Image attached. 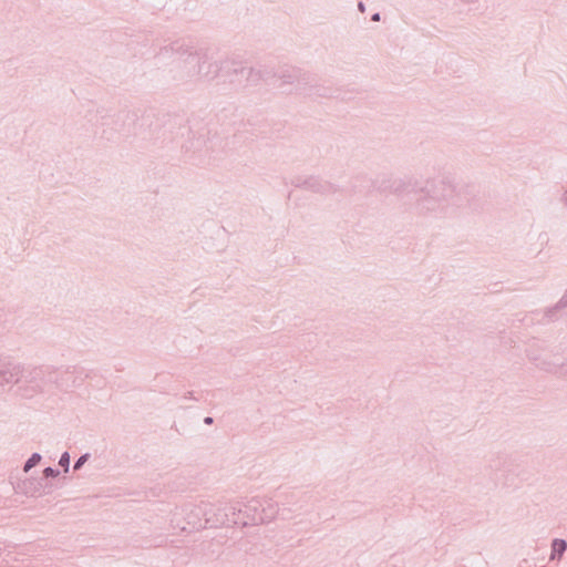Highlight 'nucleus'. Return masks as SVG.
<instances>
[{"label": "nucleus", "instance_id": "obj_9", "mask_svg": "<svg viewBox=\"0 0 567 567\" xmlns=\"http://www.w3.org/2000/svg\"><path fill=\"white\" fill-rule=\"evenodd\" d=\"M478 189L475 185H456L453 198V205L457 207L468 206L472 209L477 208L476 197Z\"/></svg>", "mask_w": 567, "mask_h": 567}, {"label": "nucleus", "instance_id": "obj_24", "mask_svg": "<svg viewBox=\"0 0 567 567\" xmlns=\"http://www.w3.org/2000/svg\"><path fill=\"white\" fill-rule=\"evenodd\" d=\"M555 355L556 354H559V353H567V344L565 346L564 342H560L558 347H556L553 351H551Z\"/></svg>", "mask_w": 567, "mask_h": 567}, {"label": "nucleus", "instance_id": "obj_14", "mask_svg": "<svg viewBox=\"0 0 567 567\" xmlns=\"http://www.w3.org/2000/svg\"><path fill=\"white\" fill-rule=\"evenodd\" d=\"M306 189L318 194H333L339 190L336 185L315 176H309L308 182H306Z\"/></svg>", "mask_w": 567, "mask_h": 567}, {"label": "nucleus", "instance_id": "obj_17", "mask_svg": "<svg viewBox=\"0 0 567 567\" xmlns=\"http://www.w3.org/2000/svg\"><path fill=\"white\" fill-rule=\"evenodd\" d=\"M549 560H560L567 550V542L563 538H555L550 544Z\"/></svg>", "mask_w": 567, "mask_h": 567}, {"label": "nucleus", "instance_id": "obj_26", "mask_svg": "<svg viewBox=\"0 0 567 567\" xmlns=\"http://www.w3.org/2000/svg\"><path fill=\"white\" fill-rule=\"evenodd\" d=\"M58 461H71L70 452L69 451L62 452L61 455L59 456Z\"/></svg>", "mask_w": 567, "mask_h": 567}, {"label": "nucleus", "instance_id": "obj_25", "mask_svg": "<svg viewBox=\"0 0 567 567\" xmlns=\"http://www.w3.org/2000/svg\"><path fill=\"white\" fill-rule=\"evenodd\" d=\"M43 455L39 452H33L25 461H42Z\"/></svg>", "mask_w": 567, "mask_h": 567}, {"label": "nucleus", "instance_id": "obj_33", "mask_svg": "<svg viewBox=\"0 0 567 567\" xmlns=\"http://www.w3.org/2000/svg\"><path fill=\"white\" fill-rule=\"evenodd\" d=\"M204 423L207 424V425H212L214 423V417L205 416L204 417Z\"/></svg>", "mask_w": 567, "mask_h": 567}, {"label": "nucleus", "instance_id": "obj_23", "mask_svg": "<svg viewBox=\"0 0 567 567\" xmlns=\"http://www.w3.org/2000/svg\"><path fill=\"white\" fill-rule=\"evenodd\" d=\"M306 182H308V177H301L297 176L291 181V184L297 188H305L307 187Z\"/></svg>", "mask_w": 567, "mask_h": 567}, {"label": "nucleus", "instance_id": "obj_32", "mask_svg": "<svg viewBox=\"0 0 567 567\" xmlns=\"http://www.w3.org/2000/svg\"><path fill=\"white\" fill-rule=\"evenodd\" d=\"M59 465L63 467V472L64 473H69V467H70V463L69 462L59 463Z\"/></svg>", "mask_w": 567, "mask_h": 567}, {"label": "nucleus", "instance_id": "obj_16", "mask_svg": "<svg viewBox=\"0 0 567 567\" xmlns=\"http://www.w3.org/2000/svg\"><path fill=\"white\" fill-rule=\"evenodd\" d=\"M279 507L271 498H261L260 514L262 524L271 522L278 514Z\"/></svg>", "mask_w": 567, "mask_h": 567}, {"label": "nucleus", "instance_id": "obj_21", "mask_svg": "<svg viewBox=\"0 0 567 567\" xmlns=\"http://www.w3.org/2000/svg\"><path fill=\"white\" fill-rule=\"evenodd\" d=\"M59 475H60V470H58V468L55 470L53 467L48 466V467L42 470L41 477H45V483L49 484V481L51 478H55Z\"/></svg>", "mask_w": 567, "mask_h": 567}, {"label": "nucleus", "instance_id": "obj_35", "mask_svg": "<svg viewBox=\"0 0 567 567\" xmlns=\"http://www.w3.org/2000/svg\"><path fill=\"white\" fill-rule=\"evenodd\" d=\"M561 202L567 206V190L563 194Z\"/></svg>", "mask_w": 567, "mask_h": 567}, {"label": "nucleus", "instance_id": "obj_37", "mask_svg": "<svg viewBox=\"0 0 567 567\" xmlns=\"http://www.w3.org/2000/svg\"><path fill=\"white\" fill-rule=\"evenodd\" d=\"M171 523H172V527L173 528H177L178 527L177 525L176 526L174 525V519H171Z\"/></svg>", "mask_w": 567, "mask_h": 567}, {"label": "nucleus", "instance_id": "obj_1", "mask_svg": "<svg viewBox=\"0 0 567 567\" xmlns=\"http://www.w3.org/2000/svg\"><path fill=\"white\" fill-rule=\"evenodd\" d=\"M113 128L122 136L142 135L143 140L159 138V131H163L164 140L174 141L176 137H184L187 141L182 144V150L194 164H204V157L214 152L218 137H208L210 130L203 126L195 131V125H186L188 120L178 114H156L153 110L145 111L138 115L137 111L122 110L112 120Z\"/></svg>", "mask_w": 567, "mask_h": 567}, {"label": "nucleus", "instance_id": "obj_7", "mask_svg": "<svg viewBox=\"0 0 567 567\" xmlns=\"http://www.w3.org/2000/svg\"><path fill=\"white\" fill-rule=\"evenodd\" d=\"M224 503H220L217 507L207 502H200L194 505L186 513V523L192 529H202L207 525L212 527L221 526L223 524H214L213 520L218 517H224L223 511Z\"/></svg>", "mask_w": 567, "mask_h": 567}, {"label": "nucleus", "instance_id": "obj_27", "mask_svg": "<svg viewBox=\"0 0 567 567\" xmlns=\"http://www.w3.org/2000/svg\"><path fill=\"white\" fill-rule=\"evenodd\" d=\"M38 464L39 463H24V467H23L24 473L28 474L30 472V470L33 468Z\"/></svg>", "mask_w": 567, "mask_h": 567}, {"label": "nucleus", "instance_id": "obj_13", "mask_svg": "<svg viewBox=\"0 0 567 567\" xmlns=\"http://www.w3.org/2000/svg\"><path fill=\"white\" fill-rule=\"evenodd\" d=\"M374 185L373 178L367 175H358L351 182L349 194L353 196H365L374 190Z\"/></svg>", "mask_w": 567, "mask_h": 567}, {"label": "nucleus", "instance_id": "obj_20", "mask_svg": "<svg viewBox=\"0 0 567 567\" xmlns=\"http://www.w3.org/2000/svg\"><path fill=\"white\" fill-rule=\"evenodd\" d=\"M260 81H262V75L260 74L259 65L257 68L249 66L247 72V85H257Z\"/></svg>", "mask_w": 567, "mask_h": 567}, {"label": "nucleus", "instance_id": "obj_34", "mask_svg": "<svg viewBox=\"0 0 567 567\" xmlns=\"http://www.w3.org/2000/svg\"><path fill=\"white\" fill-rule=\"evenodd\" d=\"M83 465L84 463H74L73 471L80 470Z\"/></svg>", "mask_w": 567, "mask_h": 567}, {"label": "nucleus", "instance_id": "obj_12", "mask_svg": "<svg viewBox=\"0 0 567 567\" xmlns=\"http://www.w3.org/2000/svg\"><path fill=\"white\" fill-rule=\"evenodd\" d=\"M50 484L45 483V477H27L18 484V491L28 496H35L43 492Z\"/></svg>", "mask_w": 567, "mask_h": 567}, {"label": "nucleus", "instance_id": "obj_5", "mask_svg": "<svg viewBox=\"0 0 567 567\" xmlns=\"http://www.w3.org/2000/svg\"><path fill=\"white\" fill-rule=\"evenodd\" d=\"M260 507L261 498L257 497L249 499L245 504L239 502L224 503V517H218L213 523L241 526L262 524Z\"/></svg>", "mask_w": 567, "mask_h": 567}, {"label": "nucleus", "instance_id": "obj_22", "mask_svg": "<svg viewBox=\"0 0 567 567\" xmlns=\"http://www.w3.org/2000/svg\"><path fill=\"white\" fill-rule=\"evenodd\" d=\"M315 85H318L320 87H326L328 90H330V92L332 93V95H330L329 97H341V100H344V96H341V92L339 89H332V87H329V86H326V85H321L318 83V78L316 76V81L312 83Z\"/></svg>", "mask_w": 567, "mask_h": 567}, {"label": "nucleus", "instance_id": "obj_10", "mask_svg": "<svg viewBox=\"0 0 567 567\" xmlns=\"http://www.w3.org/2000/svg\"><path fill=\"white\" fill-rule=\"evenodd\" d=\"M22 372V365L8 358H0V386L13 384L17 386V379Z\"/></svg>", "mask_w": 567, "mask_h": 567}, {"label": "nucleus", "instance_id": "obj_28", "mask_svg": "<svg viewBox=\"0 0 567 567\" xmlns=\"http://www.w3.org/2000/svg\"><path fill=\"white\" fill-rule=\"evenodd\" d=\"M90 458H91V454L89 452H86V453H83L82 455H80L76 461H90Z\"/></svg>", "mask_w": 567, "mask_h": 567}, {"label": "nucleus", "instance_id": "obj_31", "mask_svg": "<svg viewBox=\"0 0 567 567\" xmlns=\"http://www.w3.org/2000/svg\"><path fill=\"white\" fill-rule=\"evenodd\" d=\"M381 20V13L380 12H375L371 16V21L373 22H379Z\"/></svg>", "mask_w": 567, "mask_h": 567}, {"label": "nucleus", "instance_id": "obj_6", "mask_svg": "<svg viewBox=\"0 0 567 567\" xmlns=\"http://www.w3.org/2000/svg\"><path fill=\"white\" fill-rule=\"evenodd\" d=\"M455 185L444 179H426L420 183L416 197L417 206L421 210L432 212L443 203L453 205Z\"/></svg>", "mask_w": 567, "mask_h": 567}, {"label": "nucleus", "instance_id": "obj_18", "mask_svg": "<svg viewBox=\"0 0 567 567\" xmlns=\"http://www.w3.org/2000/svg\"><path fill=\"white\" fill-rule=\"evenodd\" d=\"M249 136H258V134L254 131L249 132L248 130L239 131L238 133L234 134L231 141L226 142L227 146H235L237 142L246 141L249 138Z\"/></svg>", "mask_w": 567, "mask_h": 567}, {"label": "nucleus", "instance_id": "obj_38", "mask_svg": "<svg viewBox=\"0 0 567 567\" xmlns=\"http://www.w3.org/2000/svg\"><path fill=\"white\" fill-rule=\"evenodd\" d=\"M179 529H181L182 532H185V530H187V527H186V526H182V527H179Z\"/></svg>", "mask_w": 567, "mask_h": 567}, {"label": "nucleus", "instance_id": "obj_2", "mask_svg": "<svg viewBox=\"0 0 567 567\" xmlns=\"http://www.w3.org/2000/svg\"><path fill=\"white\" fill-rule=\"evenodd\" d=\"M158 64L172 62L173 79L187 82L194 79L214 80L218 78V62L208 49H197L186 39H177L159 48L155 54Z\"/></svg>", "mask_w": 567, "mask_h": 567}, {"label": "nucleus", "instance_id": "obj_30", "mask_svg": "<svg viewBox=\"0 0 567 567\" xmlns=\"http://www.w3.org/2000/svg\"><path fill=\"white\" fill-rule=\"evenodd\" d=\"M357 7H358V10H359L361 13H364V12H365V10H367V7H365L364 2H362V1H359V2H358V4H357Z\"/></svg>", "mask_w": 567, "mask_h": 567}, {"label": "nucleus", "instance_id": "obj_11", "mask_svg": "<svg viewBox=\"0 0 567 567\" xmlns=\"http://www.w3.org/2000/svg\"><path fill=\"white\" fill-rule=\"evenodd\" d=\"M420 182L412 178H395L389 184L390 193L404 197L406 195H413L416 200L419 194Z\"/></svg>", "mask_w": 567, "mask_h": 567}, {"label": "nucleus", "instance_id": "obj_8", "mask_svg": "<svg viewBox=\"0 0 567 567\" xmlns=\"http://www.w3.org/2000/svg\"><path fill=\"white\" fill-rule=\"evenodd\" d=\"M218 78L224 82H229L235 85H247V72L249 66L245 65L241 61L233 58H226L218 62Z\"/></svg>", "mask_w": 567, "mask_h": 567}, {"label": "nucleus", "instance_id": "obj_4", "mask_svg": "<svg viewBox=\"0 0 567 567\" xmlns=\"http://www.w3.org/2000/svg\"><path fill=\"white\" fill-rule=\"evenodd\" d=\"M262 81L268 82L275 78L281 81V85L289 84L293 85L289 92L295 91L296 93L306 94L309 96H330L332 93L326 87H320L312 84L316 81V74L306 72L298 68H285L279 72H275L271 68L266 65H259Z\"/></svg>", "mask_w": 567, "mask_h": 567}, {"label": "nucleus", "instance_id": "obj_15", "mask_svg": "<svg viewBox=\"0 0 567 567\" xmlns=\"http://www.w3.org/2000/svg\"><path fill=\"white\" fill-rule=\"evenodd\" d=\"M564 316L567 317V290L555 306L547 308L545 311L548 321H555Z\"/></svg>", "mask_w": 567, "mask_h": 567}, {"label": "nucleus", "instance_id": "obj_3", "mask_svg": "<svg viewBox=\"0 0 567 567\" xmlns=\"http://www.w3.org/2000/svg\"><path fill=\"white\" fill-rule=\"evenodd\" d=\"M89 377V371L79 365L65 369H56L50 365L32 368L22 365V372L19 373L17 379L14 393L29 399L37 393L49 391L52 386L68 392L81 385Z\"/></svg>", "mask_w": 567, "mask_h": 567}, {"label": "nucleus", "instance_id": "obj_19", "mask_svg": "<svg viewBox=\"0 0 567 567\" xmlns=\"http://www.w3.org/2000/svg\"><path fill=\"white\" fill-rule=\"evenodd\" d=\"M373 181L375 183L374 190L380 192V193L390 192L389 184H391V182H393V179L389 178L386 175H382V176L377 177Z\"/></svg>", "mask_w": 567, "mask_h": 567}, {"label": "nucleus", "instance_id": "obj_36", "mask_svg": "<svg viewBox=\"0 0 567 567\" xmlns=\"http://www.w3.org/2000/svg\"><path fill=\"white\" fill-rule=\"evenodd\" d=\"M47 457H48V461L53 462V461H56V457H58V456H56V454H54V455H53V454H50V455H48Z\"/></svg>", "mask_w": 567, "mask_h": 567}, {"label": "nucleus", "instance_id": "obj_29", "mask_svg": "<svg viewBox=\"0 0 567 567\" xmlns=\"http://www.w3.org/2000/svg\"><path fill=\"white\" fill-rule=\"evenodd\" d=\"M102 137H104V138H106V140H109V141L114 140L113 134H112V133H107V131H106V130H103V132H102Z\"/></svg>", "mask_w": 567, "mask_h": 567}]
</instances>
